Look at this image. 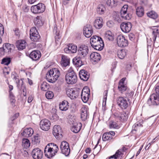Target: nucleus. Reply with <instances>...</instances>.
Here are the masks:
<instances>
[{
  "label": "nucleus",
  "mask_w": 159,
  "mask_h": 159,
  "mask_svg": "<svg viewBox=\"0 0 159 159\" xmlns=\"http://www.w3.org/2000/svg\"><path fill=\"white\" fill-rule=\"evenodd\" d=\"M60 72L56 68L50 70L46 74V78L47 80L50 83H54L56 81L59 77Z\"/></svg>",
  "instance_id": "obj_1"
},
{
  "label": "nucleus",
  "mask_w": 159,
  "mask_h": 159,
  "mask_svg": "<svg viewBox=\"0 0 159 159\" xmlns=\"http://www.w3.org/2000/svg\"><path fill=\"white\" fill-rule=\"evenodd\" d=\"M66 80L68 84H74L77 82V77L76 74L72 69H70L66 75Z\"/></svg>",
  "instance_id": "obj_2"
},
{
  "label": "nucleus",
  "mask_w": 159,
  "mask_h": 159,
  "mask_svg": "<svg viewBox=\"0 0 159 159\" xmlns=\"http://www.w3.org/2000/svg\"><path fill=\"white\" fill-rule=\"evenodd\" d=\"M147 103L149 106H157L159 105V94L154 93L151 95L147 101Z\"/></svg>",
  "instance_id": "obj_3"
},
{
  "label": "nucleus",
  "mask_w": 159,
  "mask_h": 159,
  "mask_svg": "<svg viewBox=\"0 0 159 159\" xmlns=\"http://www.w3.org/2000/svg\"><path fill=\"white\" fill-rule=\"evenodd\" d=\"M45 9V6L42 3H39L36 5L32 6L30 8L31 11L34 14L42 13Z\"/></svg>",
  "instance_id": "obj_4"
},
{
  "label": "nucleus",
  "mask_w": 159,
  "mask_h": 159,
  "mask_svg": "<svg viewBox=\"0 0 159 159\" xmlns=\"http://www.w3.org/2000/svg\"><path fill=\"white\" fill-rule=\"evenodd\" d=\"M30 38L31 40L34 42L39 41L40 36L35 27H32L30 30Z\"/></svg>",
  "instance_id": "obj_5"
},
{
  "label": "nucleus",
  "mask_w": 159,
  "mask_h": 159,
  "mask_svg": "<svg viewBox=\"0 0 159 159\" xmlns=\"http://www.w3.org/2000/svg\"><path fill=\"white\" fill-rule=\"evenodd\" d=\"M88 47L85 45H81L78 50V55L81 57L82 58H85L89 52Z\"/></svg>",
  "instance_id": "obj_6"
},
{
  "label": "nucleus",
  "mask_w": 159,
  "mask_h": 159,
  "mask_svg": "<svg viewBox=\"0 0 159 159\" xmlns=\"http://www.w3.org/2000/svg\"><path fill=\"white\" fill-rule=\"evenodd\" d=\"M60 149L62 153L66 156L69 155L70 152V149L69 144L67 142L62 141L60 145Z\"/></svg>",
  "instance_id": "obj_7"
},
{
  "label": "nucleus",
  "mask_w": 159,
  "mask_h": 159,
  "mask_svg": "<svg viewBox=\"0 0 159 159\" xmlns=\"http://www.w3.org/2000/svg\"><path fill=\"white\" fill-rule=\"evenodd\" d=\"M51 125V122L48 120L43 119L40 121V127L43 130L48 131L50 129Z\"/></svg>",
  "instance_id": "obj_8"
},
{
  "label": "nucleus",
  "mask_w": 159,
  "mask_h": 159,
  "mask_svg": "<svg viewBox=\"0 0 159 159\" xmlns=\"http://www.w3.org/2000/svg\"><path fill=\"white\" fill-rule=\"evenodd\" d=\"M125 78H122L118 83V89L121 93H123L125 91L129 90L127 84L125 83Z\"/></svg>",
  "instance_id": "obj_9"
},
{
  "label": "nucleus",
  "mask_w": 159,
  "mask_h": 159,
  "mask_svg": "<svg viewBox=\"0 0 159 159\" xmlns=\"http://www.w3.org/2000/svg\"><path fill=\"white\" fill-rule=\"evenodd\" d=\"M128 7V5H125L122 7L120 12L122 18L127 20H129L130 19L131 16V14L127 12Z\"/></svg>",
  "instance_id": "obj_10"
},
{
  "label": "nucleus",
  "mask_w": 159,
  "mask_h": 159,
  "mask_svg": "<svg viewBox=\"0 0 159 159\" xmlns=\"http://www.w3.org/2000/svg\"><path fill=\"white\" fill-rule=\"evenodd\" d=\"M117 42L118 46L121 47H126L128 44V40L122 35H119L117 36Z\"/></svg>",
  "instance_id": "obj_11"
},
{
  "label": "nucleus",
  "mask_w": 159,
  "mask_h": 159,
  "mask_svg": "<svg viewBox=\"0 0 159 159\" xmlns=\"http://www.w3.org/2000/svg\"><path fill=\"white\" fill-rule=\"evenodd\" d=\"M117 102L118 106L122 109H125L128 107V102L123 97H118L117 99Z\"/></svg>",
  "instance_id": "obj_12"
},
{
  "label": "nucleus",
  "mask_w": 159,
  "mask_h": 159,
  "mask_svg": "<svg viewBox=\"0 0 159 159\" xmlns=\"http://www.w3.org/2000/svg\"><path fill=\"white\" fill-rule=\"evenodd\" d=\"M66 93L67 96L71 99H74L79 95V92L76 89L73 88L67 89Z\"/></svg>",
  "instance_id": "obj_13"
},
{
  "label": "nucleus",
  "mask_w": 159,
  "mask_h": 159,
  "mask_svg": "<svg viewBox=\"0 0 159 159\" xmlns=\"http://www.w3.org/2000/svg\"><path fill=\"white\" fill-rule=\"evenodd\" d=\"M132 27V24L129 22H124L120 25L121 30L125 33L129 32L131 30Z\"/></svg>",
  "instance_id": "obj_14"
},
{
  "label": "nucleus",
  "mask_w": 159,
  "mask_h": 159,
  "mask_svg": "<svg viewBox=\"0 0 159 159\" xmlns=\"http://www.w3.org/2000/svg\"><path fill=\"white\" fill-rule=\"evenodd\" d=\"M93 31L92 26L90 25H87L83 29V34L87 38H89L92 35Z\"/></svg>",
  "instance_id": "obj_15"
},
{
  "label": "nucleus",
  "mask_w": 159,
  "mask_h": 159,
  "mask_svg": "<svg viewBox=\"0 0 159 159\" xmlns=\"http://www.w3.org/2000/svg\"><path fill=\"white\" fill-rule=\"evenodd\" d=\"M43 155V152L38 148L33 149L32 152V155L34 159H41Z\"/></svg>",
  "instance_id": "obj_16"
},
{
  "label": "nucleus",
  "mask_w": 159,
  "mask_h": 159,
  "mask_svg": "<svg viewBox=\"0 0 159 159\" xmlns=\"http://www.w3.org/2000/svg\"><path fill=\"white\" fill-rule=\"evenodd\" d=\"M14 48V45L9 43L4 44L3 46V49L4 53L9 54L13 50Z\"/></svg>",
  "instance_id": "obj_17"
},
{
  "label": "nucleus",
  "mask_w": 159,
  "mask_h": 159,
  "mask_svg": "<svg viewBox=\"0 0 159 159\" xmlns=\"http://www.w3.org/2000/svg\"><path fill=\"white\" fill-rule=\"evenodd\" d=\"M80 78L84 81H87L89 77V74L85 70H81L79 72Z\"/></svg>",
  "instance_id": "obj_18"
},
{
  "label": "nucleus",
  "mask_w": 159,
  "mask_h": 159,
  "mask_svg": "<svg viewBox=\"0 0 159 159\" xmlns=\"http://www.w3.org/2000/svg\"><path fill=\"white\" fill-rule=\"evenodd\" d=\"M41 55L40 52L38 50L32 51L30 55V57L33 60L37 61L41 57Z\"/></svg>",
  "instance_id": "obj_19"
},
{
  "label": "nucleus",
  "mask_w": 159,
  "mask_h": 159,
  "mask_svg": "<svg viewBox=\"0 0 159 159\" xmlns=\"http://www.w3.org/2000/svg\"><path fill=\"white\" fill-rule=\"evenodd\" d=\"M103 24L102 18L101 17H97L94 21V26L97 29H99L102 27Z\"/></svg>",
  "instance_id": "obj_20"
},
{
  "label": "nucleus",
  "mask_w": 159,
  "mask_h": 159,
  "mask_svg": "<svg viewBox=\"0 0 159 159\" xmlns=\"http://www.w3.org/2000/svg\"><path fill=\"white\" fill-rule=\"evenodd\" d=\"M115 116L121 121L127 120L128 117V113L125 111L120 113L119 114H116Z\"/></svg>",
  "instance_id": "obj_21"
},
{
  "label": "nucleus",
  "mask_w": 159,
  "mask_h": 159,
  "mask_svg": "<svg viewBox=\"0 0 159 159\" xmlns=\"http://www.w3.org/2000/svg\"><path fill=\"white\" fill-rule=\"evenodd\" d=\"M82 58L81 57L78 56H77L74 57L73 59V63L76 67H80L84 64L81 60Z\"/></svg>",
  "instance_id": "obj_22"
},
{
  "label": "nucleus",
  "mask_w": 159,
  "mask_h": 159,
  "mask_svg": "<svg viewBox=\"0 0 159 159\" xmlns=\"http://www.w3.org/2000/svg\"><path fill=\"white\" fill-rule=\"evenodd\" d=\"M90 57L92 61L94 62H98L101 58L100 54L96 52L92 53L90 54Z\"/></svg>",
  "instance_id": "obj_23"
},
{
  "label": "nucleus",
  "mask_w": 159,
  "mask_h": 159,
  "mask_svg": "<svg viewBox=\"0 0 159 159\" xmlns=\"http://www.w3.org/2000/svg\"><path fill=\"white\" fill-rule=\"evenodd\" d=\"M125 148L123 147L122 149H119L116 152L115 154L114 155L110 156L109 157V159L114 158L116 159L118 158H120L122 157L123 155V152L125 150Z\"/></svg>",
  "instance_id": "obj_24"
},
{
  "label": "nucleus",
  "mask_w": 159,
  "mask_h": 159,
  "mask_svg": "<svg viewBox=\"0 0 159 159\" xmlns=\"http://www.w3.org/2000/svg\"><path fill=\"white\" fill-rule=\"evenodd\" d=\"M53 134L55 136L59 137L61 135V129L60 126L59 125H55L53 129Z\"/></svg>",
  "instance_id": "obj_25"
},
{
  "label": "nucleus",
  "mask_w": 159,
  "mask_h": 159,
  "mask_svg": "<svg viewBox=\"0 0 159 159\" xmlns=\"http://www.w3.org/2000/svg\"><path fill=\"white\" fill-rule=\"evenodd\" d=\"M34 133V131L32 129L30 128L24 129L21 134L25 137H28L31 136Z\"/></svg>",
  "instance_id": "obj_26"
},
{
  "label": "nucleus",
  "mask_w": 159,
  "mask_h": 159,
  "mask_svg": "<svg viewBox=\"0 0 159 159\" xmlns=\"http://www.w3.org/2000/svg\"><path fill=\"white\" fill-rule=\"evenodd\" d=\"M69 104L67 101H63L59 104V109L62 111H66L69 108Z\"/></svg>",
  "instance_id": "obj_27"
},
{
  "label": "nucleus",
  "mask_w": 159,
  "mask_h": 159,
  "mask_svg": "<svg viewBox=\"0 0 159 159\" xmlns=\"http://www.w3.org/2000/svg\"><path fill=\"white\" fill-rule=\"evenodd\" d=\"M104 45L103 42L102 40L100 41H98L97 43H96L91 45L94 49L101 51L103 49Z\"/></svg>",
  "instance_id": "obj_28"
},
{
  "label": "nucleus",
  "mask_w": 159,
  "mask_h": 159,
  "mask_svg": "<svg viewBox=\"0 0 159 159\" xmlns=\"http://www.w3.org/2000/svg\"><path fill=\"white\" fill-rule=\"evenodd\" d=\"M34 23L36 26L38 27L42 26L43 24V22L41 16H37L34 19Z\"/></svg>",
  "instance_id": "obj_29"
},
{
  "label": "nucleus",
  "mask_w": 159,
  "mask_h": 159,
  "mask_svg": "<svg viewBox=\"0 0 159 159\" xmlns=\"http://www.w3.org/2000/svg\"><path fill=\"white\" fill-rule=\"evenodd\" d=\"M16 46L19 50L25 49L26 45V42L24 40H19L16 42Z\"/></svg>",
  "instance_id": "obj_30"
},
{
  "label": "nucleus",
  "mask_w": 159,
  "mask_h": 159,
  "mask_svg": "<svg viewBox=\"0 0 159 159\" xmlns=\"http://www.w3.org/2000/svg\"><path fill=\"white\" fill-rule=\"evenodd\" d=\"M82 126L80 123H74L71 129V130L75 133H78L80 130Z\"/></svg>",
  "instance_id": "obj_31"
},
{
  "label": "nucleus",
  "mask_w": 159,
  "mask_h": 159,
  "mask_svg": "<svg viewBox=\"0 0 159 159\" xmlns=\"http://www.w3.org/2000/svg\"><path fill=\"white\" fill-rule=\"evenodd\" d=\"M11 77L13 78L14 81L16 84L17 87H18V89H20V87L22 88L21 89H22L23 87V81L21 79L19 80V79L17 78L16 76H15L13 74L11 75Z\"/></svg>",
  "instance_id": "obj_32"
},
{
  "label": "nucleus",
  "mask_w": 159,
  "mask_h": 159,
  "mask_svg": "<svg viewBox=\"0 0 159 159\" xmlns=\"http://www.w3.org/2000/svg\"><path fill=\"white\" fill-rule=\"evenodd\" d=\"M152 39L153 41L154 46L157 37L159 36V27H156L153 29L152 32Z\"/></svg>",
  "instance_id": "obj_33"
},
{
  "label": "nucleus",
  "mask_w": 159,
  "mask_h": 159,
  "mask_svg": "<svg viewBox=\"0 0 159 159\" xmlns=\"http://www.w3.org/2000/svg\"><path fill=\"white\" fill-rule=\"evenodd\" d=\"M89 116L87 110L86 108H81V118L83 120H86Z\"/></svg>",
  "instance_id": "obj_34"
},
{
  "label": "nucleus",
  "mask_w": 159,
  "mask_h": 159,
  "mask_svg": "<svg viewBox=\"0 0 159 159\" xmlns=\"http://www.w3.org/2000/svg\"><path fill=\"white\" fill-rule=\"evenodd\" d=\"M136 14L139 17H141L143 16L144 10L142 7L139 6L136 8Z\"/></svg>",
  "instance_id": "obj_35"
},
{
  "label": "nucleus",
  "mask_w": 159,
  "mask_h": 159,
  "mask_svg": "<svg viewBox=\"0 0 159 159\" xmlns=\"http://www.w3.org/2000/svg\"><path fill=\"white\" fill-rule=\"evenodd\" d=\"M106 10V8L104 5L100 4L98 6L97 11L99 14L102 15L104 13Z\"/></svg>",
  "instance_id": "obj_36"
},
{
  "label": "nucleus",
  "mask_w": 159,
  "mask_h": 159,
  "mask_svg": "<svg viewBox=\"0 0 159 159\" xmlns=\"http://www.w3.org/2000/svg\"><path fill=\"white\" fill-rule=\"evenodd\" d=\"M62 62L61 65L63 66L66 67L70 63L69 59L66 57L62 55L61 56Z\"/></svg>",
  "instance_id": "obj_37"
},
{
  "label": "nucleus",
  "mask_w": 159,
  "mask_h": 159,
  "mask_svg": "<svg viewBox=\"0 0 159 159\" xmlns=\"http://www.w3.org/2000/svg\"><path fill=\"white\" fill-rule=\"evenodd\" d=\"M101 40H102V38L99 36H93L90 39V43L91 45L94 44L98 41H100Z\"/></svg>",
  "instance_id": "obj_38"
},
{
  "label": "nucleus",
  "mask_w": 159,
  "mask_h": 159,
  "mask_svg": "<svg viewBox=\"0 0 159 159\" xmlns=\"http://www.w3.org/2000/svg\"><path fill=\"white\" fill-rule=\"evenodd\" d=\"M127 55V51L122 49L119 51L117 52L118 57L120 59H123Z\"/></svg>",
  "instance_id": "obj_39"
},
{
  "label": "nucleus",
  "mask_w": 159,
  "mask_h": 159,
  "mask_svg": "<svg viewBox=\"0 0 159 159\" xmlns=\"http://www.w3.org/2000/svg\"><path fill=\"white\" fill-rule=\"evenodd\" d=\"M106 4L111 8L115 7L117 5L116 0H107Z\"/></svg>",
  "instance_id": "obj_40"
},
{
  "label": "nucleus",
  "mask_w": 159,
  "mask_h": 159,
  "mask_svg": "<svg viewBox=\"0 0 159 159\" xmlns=\"http://www.w3.org/2000/svg\"><path fill=\"white\" fill-rule=\"evenodd\" d=\"M44 153L45 156L48 158H49L54 156L56 154H54V152L48 148L47 152H46V150H44Z\"/></svg>",
  "instance_id": "obj_41"
},
{
  "label": "nucleus",
  "mask_w": 159,
  "mask_h": 159,
  "mask_svg": "<svg viewBox=\"0 0 159 159\" xmlns=\"http://www.w3.org/2000/svg\"><path fill=\"white\" fill-rule=\"evenodd\" d=\"M113 137L112 136L111 137L110 134L109 133L106 132L103 134L102 136V140L103 141H109L112 139Z\"/></svg>",
  "instance_id": "obj_42"
},
{
  "label": "nucleus",
  "mask_w": 159,
  "mask_h": 159,
  "mask_svg": "<svg viewBox=\"0 0 159 159\" xmlns=\"http://www.w3.org/2000/svg\"><path fill=\"white\" fill-rule=\"evenodd\" d=\"M22 146L25 148H27L30 146V143L29 140L27 139H24L22 141Z\"/></svg>",
  "instance_id": "obj_43"
},
{
  "label": "nucleus",
  "mask_w": 159,
  "mask_h": 159,
  "mask_svg": "<svg viewBox=\"0 0 159 159\" xmlns=\"http://www.w3.org/2000/svg\"><path fill=\"white\" fill-rule=\"evenodd\" d=\"M148 16L154 19H156L158 17L157 14L154 11H152L147 13Z\"/></svg>",
  "instance_id": "obj_44"
},
{
  "label": "nucleus",
  "mask_w": 159,
  "mask_h": 159,
  "mask_svg": "<svg viewBox=\"0 0 159 159\" xmlns=\"http://www.w3.org/2000/svg\"><path fill=\"white\" fill-rule=\"evenodd\" d=\"M68 45L71 53H74L76 52L77 51L76 46L73 44H69Z\"/></svg>",
  "instance_id": "obj_45"
},
{
  "label": "nucleus",
  "mask_w": 159,
  "mask_h": 159,
  "mask_svg": "<svg viewBox=\"0 0 159 159\" xmlns=\"http://www.w3.org/2000/svg\"><path fill=\"white\" fill-rule=\"evenodd\" d=\"M114 35L110 31L108 30L105 33V37L109 40L112 41L113 40Z\"/></svg>",
  "instance_id": "obj_46"
},
{
  "label": "nucleus",
  "mask_w": 159,
  "mask_h": 159,
  "mask_svg": "<svg viewBox=\"0 0 159 159\" xmlns=\"http://www.w3.org/2000/svg\"><path fill=\"white\" fill-rule=\"evenodd\" d=\"M110 128L118 129L120 127L118 124L116 122L111 121L109 125Z\"/></svg>",
  "instance_id": "obj_47"
},
{
  "label": "nucleus",
  "mask_w": 159,
  "mask_h": 159,
  "mask_svg": "<svg viewBox=\"0 0 159 159\" xmlns=\"http://www.w3.org/2000/svg\"><path fill=\"white\" fill-rule=\"evenodd\" d=\"M89 94L81 93V99L84 102L86 103L87 102L89 99Z\"/></svg>",
  "instance_id": "obj_48"
},
{
  "label": "nucleus",
  "mask_w": 159,
  "mask_h": 159,
  "mask_svg": "<svg viewBox=\"0 0 159 159\" xmlns=\"http://www.w3.org/2000/svg\"><path fill=\"white\" fill-rule=\"evenodd\" d=\"M49 85L46 82H44L41 85V88L42 90L46 91L48 89Z\"/></svg>",
  "instance_id": "obj_49"
},
{
  "label": "nucleus",
  "mask_w": 159,
  "mask_h": 159,
  "mask_svg": "<svg viewBox=\"0 0 159 159\" xmlns=\"http://www.w3.org/2000/svg\"><path fill=\"white\" fill-rule=\"evenodd\" d=\"M107 90H105L103 93V98L102 106L105 107L106 105V100L107 95Z\"/></svg>",
  "instance_id": "obj_50"
},
{
  "label": "nucleus",
  "mask_w": 159,
  "mask_h": 159,
  "mask_svg": "<svg viewBox=\"0 0 159 159\" xmlns=\"http://www.w3.org/2000/svg\"><path fill=\"white\" fill-rule=\"evenodd\" d=\"M32 139L33 143L34 144H37L40 143V139L38 134H37L36 135L34 136Z\"/></svg>",
  "instance_id": "obj_51"
},
{
  "label": "nucleus",
  "mask_w": 159,
  "mask_h": 159,
  "mask_svg": "<svg viewBox=\"0 0 159 159\" xmlns=\"http://www.w3.org/2000/svg\"><path fill=\"white\" fill-rule=\"evenodd\" d=\"M45 96L47 99H52L54 97V94L52 92L48 91L46 93Z\"/></svg>",
  "instance_id": "obj_52"
},
{
  "label": "nucleus",
  "mask_w": 159,
  "mask_h": 159,
  "mask_svg": "<svg viewBox=\"0 0 159 159\" xmlns=\"http://www.w3.org/2000/svg\"><path fill=\"white\" fill-rule=\"evenodd\" d=\"M11 62V59L9 58H4L2 59L1 63L5 65H8Z\"/></svg>",
  "instance_id": "obj_53"
},
{
  "label": "nucleus",
  "mask_w": 159,
  "mask_h": 159,
  "mask_svg": "<svg viewBox=\"0 0 159 159\" xmlns=\"http://www.w3.org/2000/svg\"><path fill=\"white\" fill-rule=\"evenodd\" d=\"M53 31L54 32H56V36L55 37V39L57 40V39H59L61 37L60 31L57 30V27H54Z\"/></svg>",
  "instance_id": "obj_54"
},
{
  "label": "nucleus",
  "mask_w": 159,
  "mask_h": 159,
  "mask_svg": "<svg viewBox=\"0 0 159 159\" xmlns=\"http://www.w3.org/2000/svg\"><path fill=\"white\" fill-rule=\"evenodd\" d=\"M134 92L133 91H128L125 94V97L129 98H132L134 95Z\"/></svg>",
  "instance_id": "obj_55"
},
{
  "label": "nucleus",
  "mask_w": 159,
  "mask_h": 159,
  "mask_svg": "<svg viewBox=\"0 0 159 159\" xmlns=\"http://www.w3.org/2000/svg\"><path fill=\"white\" fill-rule=\"evenodd\" d=\"M81 93L90 94V90L89 88L87 86L84 87L82 90Z\"/></svg>",
  "instance_id": "obj_56"
},
{
  "label": "nucleus",
  "mask_w": 159,
  "mask_h": 159,
  "mask_svg": "<svg viewBox=\"0 0 159 159\" xmlns=\"http://www.w3.org/2000/svg\"><path fill=\"white\" fill-rule=\"evenodd\" d=\"M49 148L52 151L54 152V154H56L59 150L58 147L56 144L54 145V146H53V148Z\"/></svg>",
  "instance_id": "obj_57"
},
{
  "label": "nucleus",
  "mask_w": 159,
  "mask_h": 159,
  "mask_svg": "<svg viewBox=\"0 0 159 159\" xmlns=\"http://www.w3.org/2000/svg\"><path fill=\"white\" fill-rule=\"evenodd\" d=\"M141 126H142V125L141 124L139 123H137L133 125V128H134V130L136 131L139 127Z\"/></svg>",
  "instance_id": "obj_58"
},
{
  "label": "nucleus",
  "mask_w": 159,
  "mask_h": 159,
  "mask_svg": "<svg viewBox=\"0 0 159 159\" xmlns=\"http://www.w3.org/2000/svg\"><path fill=\"white\" fill-rule=\"evenodd\" d=\"M30 7L27 5H24L22 7V10L25 12H27L29 10Z\"/></svg>",
  "instance_id": "obj_59"
},
{
  "label": "nucleus",
  "mask_w": 159,
  "mask_h": 159,
  "mask_svg": "<svg viewBox=\"0 0 159 159\" xmlns=\"http://www.w3.org/2000/svg\"><path fill=\"white\" fill-rule=\"evenodd\" d=\"M4 33V29L3 25L0 23V35H2Z\"/></svg>",
  "instance_id": "obj_60"
},
{
  "label": "nucleus",
  "mask_w": 159,
  "mask_h": 159,
  "mask_svg": "<svg viewBox=\"0 0 159 159\" xmlns=\"http://www.w3.org/2000/svg\"><path fill=\"white\" fill-rule=\"evenodd\" d=\"M19 114L18 113L15 114L12 117L10 118V120L13 121L19 116Z\"/></svg>",
  "instance_id": "obj_61"
},
{
  "label": "nucleus",
  "mask_w": 159,
  "mask_h": 159,
  "mask_svg": "<svg viewBox=\"0 0 159 159\" xmlns=\"http://www.w3.org/2000/svg\"><path fill=\"white\" fill-rule=\"evenodd\" d=\"M64 51L65 52L67 53H71L70 51V48L68 45V48H65L64 49Z\"/></svg>",
  "instance_id": "obj_62"
},
{
  "label": "nucleus",
  "mask_w": 159,
  "mask_h": 159,
  "mask_svg": "<svg viewBox=\"0 0 159 159\" xmlns=\"http://www.w3.org/2000/svg\"><path fill=\"white\" fill-rule=\"evenodd\" d=\"M114 19L115 21H116L117 22H119L120 21V19L118 15H116L115 16V17H114Z\"/></svg>",
  "instance_id": "obj_63"
},
{
  "label": "nucleus",
  "mask_w": 159,
  "mask_h": 159,
  "mask_svg": "<svg viewBox=\"0 0 159 159\" xmlns=\"http://www.w3.org/2000/svg\"><path fill=\"white\" fill-rule=\"evenodd\" d=\"M155 90L156 93L159 94V85H156L155 86Z\"/></svg>",
  "instance_id": "obj_64"
}]
</instances>
